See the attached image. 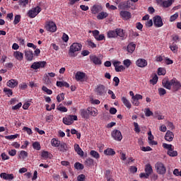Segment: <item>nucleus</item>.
I'll return each instance as SVG.
<instances>
[{
  "mask_svg": "<svg viewBox=\"0 0 181 181\" xmlns=\"http://www.w3.org/2000/svg\"><path fill=\"white\" fill-rule=\"evenodd\" d=\"M81 47H83V45L78 42H74L69 48V56L71 57H76V52H80L81 50Z\"/></svg>",
  "mask_w": 181,
  "mask_h": 181,
  "instance_id": "1",
  "label": "nucleus"
},
{
  "mask_svg": "<svg viewBox=\"0 0 181 181\" xmlns=\"http://www.w3.org/2000/svg\"><path fill=\"white\" fill-rule=\"evenodd\" d=\"M46 30L48 32H51L52 33H54L56 30H57V26L56 23L53 21H47L45 25Z\"/></svg>",
  "mask_w": 181,
  "mask_h": 181,
  "instance_id": "2",
  "label": "nucleus"
},
{
  "mask_svg": "<svg viewBox=\"0 0 181 181\" xmlns=\"http://www.w3.org/2000/svg\"><path fill=\"white\" fill-rule=\"evenodd\" d=\"M42 12V8H40L39 6H37L35 8H33L31 10H29L28 15L29 18H36L39 13Z\"/></svg>",
  "mask_w": 181,
  "mask_h": 181,
  "instance_id": "3",
  "label": "nucleus"
},
{
  "mask_svg": "<svg viewBox=\"0 0 181 181\" xmlns=\"http://www.w3.org/2000/svg\"><path fill=\"white\" fill-rule=\"evenodd\" d=\"M74 121H77V115H69L63 118V122L65 125H71Z\"/></svg>",
  "mask_w": 181,
  "mask_h": 181,
  "instance_id": "4",
  "label": "nucleus"
},
{
  "mask_svg": "<svg viewBox=\"0 0 181 181\" xmlns=\"http://www.w3.org/2000/svg\"><path fill=\"white\" fill-rule=\"evenodd\" d=\"M46 64H47L46 61L34 62L30 66V69H33V70H37V69H44V67L46 66Z\"/></svg>",
  "mask_w": 181,
  "mask_h": 181,
  "instance_id": "5",
  "label": "nucleus"
},
{
  "mask_svg": "<svg viewBox=\"0 0 181 181\" xmlns=\"http://www.w3.org/2000/svg\"><path fill=\"white\" fill-rule=\"evenodd\" d=\"M155 168L157 170V173H159V175H165V173H166V167H165L163 163L158 162L156 164Z\"/></svg>",
  "mask_w": 181,
  "mask_h": 181,
  "instance_id": "6",
  "label": "nucleus"
},
{
  "mask_svg": "<svg viewBox=\"0 0 181 181\" xmlns=\"http://www.w3.org/2000/svg\"><path fill=\"white\" fill-rule=\"evenodd\" d=\"M153 25L156 28H162L163 26V21L160 16H156L153 18Z\"/></svg>",
  "mask_w": 181,
  "mask_h": 181,
  "instance_id": "7",
  "label": "nucleus"
},
{
  "mask_svg": "<svg viewBox=\"0 0 181 181\" xmlns=\"http://www.w3.org/2000/svg\"><path fill=\"white\" fill-rule=\"evenodd\" d=\"M112 136L115 141H122V134L119 130H114L112 132Z\"/></svg>",
  "mask_w": 181,
  "mask_h": 181,
  "instance_id": "8",
  "label": "nucleus"
},
{
  "mask_svg": "<svg viewBox=\"0 0 181 181\" xmlns=\"http://www.w3.org/2000/svg\"><path fill=\"white\" fill-rule=\"evenodd\" d=\"M95 93L97 95H100V97L105 95V86L104 85H99L95 89Z\"/></svg>",
  "mask_w": 181,
  "mask_h": 181,
  "instance_id": "9",
  "label": "nucleus"
},
{
  "mask_svg": "<svg viewBox=\"0 0 181 181\" xmlns=\"http://www.w3.org/2000/svg\"><path fill=\"white\" fill-rule=\"evenodd\" d=\"M171 84H173V91H179L181 90V84L176 78H173L171 80Z\"/></svg>",
  "mask_w": 181,
  "mask_h": 181,
  "instance_id": "10",
  "label": "nucleus"
},
{
  "mask_svg": "<svg viewBox=\"0 0 181 181\" xmlns=\"http://www.w3.org/2000/svg\"><path fill=\"white\" fill-rule=\"evenodd\" d=\"M103 11V6L101 5L95 4L91 8V12L93 15H97V13H100Z\"/></svg>",
  "mask_w": 181,
  "mask_h": 181,
  "instance_id": "11",
  "label": "nucleus"
},
{
  "mask_svg": "<svg viewBox=\"0 0 181 181\" xmlns=\"http://www.w3.org/2000/svg\"><path fill=\"white\" fill-rule=\"evenodd\" d=\"M119 64H121V62H115L113 63L115 70V71H117V73H119V71H124V70H125V67H124V66L119 65Z\"/></svg>",
  "mask_w": 181,
  "mask_h": 181,
  "instance_id": "12",
  "label": "nucleus"
},
{
  "mask_svg": "<svg viewBox=\"0 0 181 181\" xmlns=\"http://www.w3.org/2000/svg\"><path fill=\"white\" fill-rule=\"evenodd\" d=\"M92 33L95 39H96L98 41L104 40V39H105V37L103 35V34L100 35V31L97 30L92 31Z\"/></svg>",
  "mask_w": 181,
  "mask_h": 181,
  "instance_id": "13",
  "label": "nucleus"
},
{
  "mask_svg": "<svg viewBox=\"0 0 181 181\" xmlns=\"http://www.w3.org/2000/svg\"><path fill=\"white\" fill-rule=\"evenodd\" d=\"M119 9H128V8H131V2L129 1H123L119 4L118 5Z\"/></svg>",
  "mask_w": 181,
  "mask_h": 181,
  "instance_id": "14",
  "label": "nucleus"
},
{
  "mask_svg": "<svg viewBox=\"0 0 181 181\" xmlns=\"http://www.w3.org/2000/svg\"><path fill=\"white\" fill-rule=\"evenodd\" d=\"M0 177L4 179V180H13V174H8L6 173H1L0 174Z\"/></svg>",
  "mask_w": 181,
  "mask_h": 181,
  "instance_id": "15",
  "label": "nucleus"
},
{
  "mask_svg": "<svg viewBox=\"0 0 181 181\" xmlns=\"http://www.w3.org/2000/svg\"><path fill=\"white\" fill-rule=\"evenodd\" d=\"M80 112H81V117H82V118L88 119L90 117L89 107H88L87 109H81L80 110Z\"/></svg>",
  "mask_w": 181,
  "mask_h": 181,
  "instance_id": "16",
  "label": "nucleus"
},
{
  "mask_svg": "<svg viewBox=\"0 0 181 181\" xmlns=\"http://www.w3.org/2000/svg\"><path fill=\"white\" fill-rule=\"evenodd\" d=\"M119 15L121 18H122V19H124V21H128V19H131V13H129V11H120Z\"/></svg>",
  "mask_w": 181,
  "mask_h": 181,
  "instance_id": "17",
  "label": "nucleus"
},
{
  "mask_svg": "<svg viewBox=\"0 0 181 181\" xmlns=\"http://www.w3.org/2000/svg\"><path fill=\"white\" fill-rule=\"evenodd\" d=\"M174 138H175V134H173V132H170V130L167 131L165 135V141H168V142H172Z\"/></svg>",
  "mask_w": 181,
  "mask_h": 181,
  "instance_id": "18",
  "label": "nucleus"
},
{
  "mask_svg": "<svg viewBox=\"0 0 181 181\" xmlns=\"http://www.w3.org/2000/svg\"><path fill=\"white\" fill-rule=\"evenodd\" d=\"M136 64L138 67H146L148 66V62L144 59H139L136 62Z\"/></svg>",
  "mask_w": 181,
  "mask_h": 181,
  "instance_id": "19",
  "label": "nucleus"
},
{
  "mask_svg": "<svg viewBox=\"0 0 181 181\" xmlns=\"http://www.w3.org/2000/svg\"><path fill=\"white\" fill-rule=\"evenodd\" d=\"M162 84L163 86L165 87V88H167V90H170L172 88V80L171 81H168L166 79H163L162 81Z\"/></svg>",
  "mask_w": 181,
  "mask_h": 181,
  "instance_id": "20",
  "label": "nucleus"
},
{
  "mask_svg": "<svg viewBox=\"0 0 181 181\" xmlns=\"http://www.w3.org/2000/svg\"><path fill=\"white\" fill-rule=\"evenodd\" d=\"M18 84V81L16 79H11L7 82V86L10 87V88H15Z\"/></svg>",
  "mask_w": 181,
  "mask_h": 181,
  "instance_id": "21",
  "label": "nucleus"
},
{
  "mask_svg": "<svg viewBox=\"0 0 181 181\" xmlns=\"http://www.w3.org/2000/svg\"><path fill=\"white\" fill-rule=\"evenodd\" d=\"M90 60L93 62L94 64H101V59L95 55H90Z\"/></svg>",
  "mask_w": 181,
  "mask_h": 181,
  "instance_id": "22",
  "label": "nucleus"
},
{
  "mask_svg": "<svg viewBox=\"0 0 181 181\" xmlns=\"http://www.w3.org/2000/svg\"><path fill=\"white\" fill-rule=\"evenodd\" d=\"M86 78V74L84 72H76L75 75V78L77 80V81H81L83 78Z\"/></svg>",
  "mask_w": 181,
  "mask_h": 181,
  "instance_id": "23",
  "label": "nucleus"
},
{
  "mask_svg": "<svg viewBox=\"0 0 181 181\" xmlns=\"http://www.w3.org/2000/svg\"><path fill=\"white\" fill-rule=\"evenodd\" d=\"M136 47V45L134 44V42H130L127 47V50L128 53H134L135 51V48Z\"/></svg>",
  "mask_w": 181,
  "mask_h": 181,
  "instance_id": "24",
  "label": "nucleus"
},
{
  "mask_svg": "<svg viewBox=\"0 0 181 181\" xmlns=\"http://www.w3.org/2000/svg\"><path fill=\"white\" fill-rule=\"evenodd\" d=\"M13 56L19 62H22V60H23V53H22L19 51L14 52Z\"/></svg>",
  "mask_w": 181,
  "mask_h": 181,
  "instance_id": "25",
  "label": "nucleus"
},
{
  "mask_svg": "<svg viewBox=\"0 0 181 181\" xmlns=\"http://www.w3.org/2000/svg\"><path fill=\"white\" fill-rule=\"evenodd\" d=\"M25 56L28 62H32L33 60V52L32 51H25Z\"/></svg>",
  "mask_w": 181,
  "mask_h": 181,
  "instance_id": "26",
  "label": "nucleus"
},
{
  "mask_svg": "<svg viewBox=\"0 0 181 181\" xmlns=\"http://www.w3.org/2000/svg\"><path fill=\"white\" fill-rule=\"evenodd\" d=\"M74 150L75 152H76L78 155H79L80 156H84V151H83V150L81 149V148H80V146H78V144L74 145Z\"/></svg>",
  "mask_w": 181,
  "mask_h": 181,
  "instance_id": "27",
  "label": "nucleus"
},
{
  "mask_svg": "<svg viewBox=\"0 0 181 181\" xmlns=\"http://www.w3.org/2000/svg\"><path fill=\"white\" fill-rule=\"evenodd\" d=\"M122 101L124 105H125V107H127V108H128L129 110H130V108L132 107V105H131V103L129 102V100H128V99H127L126 97H122Z\"/></svg>",
  "mask_w": 181,
  "mask_h": 181,
  "instance_id": "28",
  "label": "nucleus"
},
{
  "mask_svg": "<svg viewBox=\"0 0 181 181\" xmlns=\"http://www.w3.org/2000/svg\"><path fill=\"white\" fill-rule=\"evenodd\" d=\"M58 149L60 152H62V153L67 152V149H68L67 144L66 143H61L59 144V147Z\"/></svg>",
  "mask_w": 181,
  "mask_h": 181,
  "instance_id": "29",
  "label": "nucleus"
},
{
  "mask_svg": "<svg viewBox=\"0 0 181 181\" xmlns=\"http://www.w3.org/2000/svg\"><path fill=\"white\" fill-rule=\"evenodd\" d=\"M57 87H66V88H69L70 87V84L66 81H57Z\"/></svg>",
  "mask_w": 181,
  "mask_h": 181,
  "instance_id": "30",
  "label": "nucleus"
},
{
  "mask_svg": "<svg viewBox=\"0 0 181 181\" xmlns=\"http://www.w3.org/2000/svg\"><path fill=\"white\" fill-rule=\"evenodd\" d=\"M175 2V0H167L163 1V8H169L172 6V4Z\"/></svg>",
  "mask_w": 181,
  "mask_h": 181,
  "instance_id": "31",
  "label": "nucleus"
},
{
  "mask_svg": "<svg viewBox=\"0 0 181 181\" xmlns=\"http://www.w3.org/2000/svg\"><path fill=\"white\" fill-rule=\"evenodd\" d=\"M89 115L97 117L98 115V110L94 107H89Z\"/></svg>",
  "mask_w": 181,
  "mask_h": 181,
  "instance_id": "32",
  "label": "nucleus"
},
{
  "mask_svg": "<svg viewBox=\"0 0 181 181\" xmlns=\"http://www.w3.org/2000/svg\"><path fill=\"white\" fill-rule=\"evenodd\" d=\"M105 155L109 156H112L115 155V151L112 148H107L106 150L104 151Z\"/></svg>",
  "mask_w": 181,
  "mask_h": 181,
  "instance_id": "33",
  "label": "nucleus"
},
{
  "mask_svg": "<svg viewBox=\"0 0 181 181\" xmlns=\"http://www.w3.org/2000/svg\"><path fill=\"white\" fill-rule=\"evenodd\" d=\"M108 16V13L107 12H100L99 14L97 16V19L99 21H101L103 19H105Z\"/></svg>",
  "mask_w": 181,
  "mask_h": 181,
  "instance_id": "34",
  "label": "nucleus"
},
{
  "mask_svg": "<svg viewBox=\"0 0 181 181\" xmlns=\"http://www.w3.org/2000/svg\"><path fill=\"white\" fill-rule=\"evenodd\" d=\"M144 170L146 173H148L150 175L152 172H153V170L152 169V165H151V164H146Z\"/></svg>",
  "mask_w": 181,
  "mask_h": 181,
  "instance_id": "35",
  "label": "nucleus"
},
{
  "mask_svg": "<svg viewBox=\"0 0 181 181\" xmlns=\"http://www.w3.org/2000/svg\"><path fill=\"white\" fill-rule=\"evenodd\" d=\"M43 81L44 84H46V86L52 85V81H50V78H49V75L47 74L45 75Z\"/></svg>",
  "mask_w": 181,
  "mask_h": 181,
  "instance_id": "36",
  "label": "nucleus"
},
{
  "mask_svg": "<svg viewBox=\"0 0 181 181\" xmlns=\"http://www.w3.org/2000/svg\"><path fill=\"white\" fill-rule=\"evenodd\" d=\"M28 158V152L21 151L18 154V159H26Z\"/></svg>",
  "mask_w": 181,
  "mask_h": 181,
  "instance_id": "37",
  "label": "nucleus"
},
{
  "mask_svg": "<svg viewBox=\"0 0 181 181\" xmlns=\"http://www.w3.org/2000/svg\"><path fill=\"white\" fill-rule=\"evenodd\" d=\"M107 37L112 38V37H117V31L115 30H110L107 32Z\"/></svg>",
  "mask_w": 181,
  "mask_h": 181,
  "instance_id": "38",
  "label": "nucleus"
},
{
  "mask_svg": "<svg viewBox=\"0 0 181 181\" xmlns=\"http://www.w3.org/2000/svg\"><path fill=\"white\" fill-rule=\"evenodd\" d=\"M85 165L86 166H93V165H94V160H93V158H87L85 160Z\"/></svg>",
  "mask_w": 181,
  "mask_h": 181,
  "instance_id": "39",
  "label": "nucleus"
},
{
  "mask_svg": "<svg viewBox=\"0 0 181 181\" xmlns=\"http://www.w3.org/2000/svg\"><path fill=\"white\" fill-rule=\"evenodd\" d=\"M90 155L93 157V158H95V159H99L100 158V154L98 153V152L94 151V150H92L90 152Z\"/></svg>",
  "mask_w": 181,
  "mask_h": 181,
  "instance_id": "40",
  "label": "nucleus"
},
{
  "mask_svg": "<svg viewBox=\"0 0 181 181\" xmlns=\"http://www.w3.org/2000/svg\"><path fill=\"white\" fill-rule=\"evenodd\" d=\"M170 49L174 53H177V45L175 44V42H173V45L170 46Z\"/></svg>",
  "mask_w": 181,
  "mask_h": 181,
  "instance_id": "41",
  "label": "nucleus"
},
{
  "mask_svg": "<svg viewBox=\"0 0 181 181\" xmlns=\"http://www.w3.org/2000/svg\"><path fill=\"white\" fill-rule=\"evenodd\" d=\"M74 168L77 169V170H83L84 169V165L80 163H76L74 164Z\"/></svg>",
  "mask_w": 181,
  "mask_h": 181,
  "instance_id": "42",
  "label": "nucleus"
},
{
  "mask_svg": "<svg viewBox=\"0 0 181 181\" xmlns=\"http://www.w3.org/2000/svg\"><path fill=\"white\" fill-rule=\"evenodd\" d=\"M117 36H119L120 37H124V30L121 28H117L116 30Z\"/></svg>",
  "mask_w": 181,
  "mask_h": 181,
  "instance_id": "43",
  "label": "nucleus"
},
{
  "mask_svg": "<svg viewBox=\"0 0 181 181\" xmlns=\"http://www.w3.org/2000/svg\"><path fill=\"white\" fill-rule=\"evenodd\" d=\"M163 148H164V149H168V151H170L172 149H173V146H172V144L164 143L163 144Z\"/></svg>",
  "mask_w": 181,
  "mask_h": 181,
  "instance_id": "44",
  "label": "nucleus"
},
{
  "mask_svg": "<svg viewBox=\"0 0 181 181\" xmlns=\"http://www.w3.org/2000/svg\"><path fill=\"white\" fill-rule=\"evenodd\" d=\"M52 146H60V141L53 139L51 141Z\"/></svg>",
  "mask_w": 181,
  "mask_h": 181,
  "instance_id": "45",
  "label": "nucleus"
},
{
  "mask_svg": "<svg viewBox=\"0 0 181 181\" xmlns=\"http://www.w3.org/2000/svg\"><path fill=\"white\" fill-rule=\"evenodd\" d=\"M64 100V93H62L57 96V100L58 103H62Z\"/></svg>",
  "mask_w": 181,
  "mask_h": 181,
  "instance_id": "46",
  "label": "nucleus"
},
{
  "mask_svg": "<svg viewBox=\"0 0 181 181\" xmlns=\"http://www.w3.org/2000/svg\"><path fill=\"white\" fill-rule=\"evenodd\" d=\"M168 155L172 157L177 156V151H173V148L170 151H168Z\"/></svg>",
  "mask_w": 181,
  "mask_h": 181,
  "instance_id": "47",
  "label": "nucleus"
},
{
  "mask_svg": "<svg viewBox=\"0 0 181 181\" xmlns=\"http://www.w3.org/2000/svg\"><path fill=\"white\" fill-rule=\"evenodd\" d=\"M144 112L146 117H151V115H153V112L151 111V109L149 108H146Z\"/></svg>",
  "mask_w": 181,
  "mask_h": 181,
  "instance_id": "48",
  "label": "nucleus"
},
{
  "mask_svg": "<svg viewBox=\"0 0 181 181\" xmlns=\"http://www.w3.org/2000/svg\"><path fill=\"white\" fill-rule=\"evenodd\" d=\"M33 148L36 149V151H40V144L39 142L35 141L33 144Z\"/></svg>",
  "mask_w": 181,
  "mask_h": 181,
  "instance_id": "49",
  "label": "nucleus"
},
{
  "mask_svg": "<svg viewBox=\"0 0 181 181\" xmlns=\"http://www.w3.org/2000/svg\"><path fill=\"white\" fill-rule=\"evenodd\" d=\"M151 84H153V86H155L156 83H158V75H155L152 79L150 80Z\"/></svg>",
  "mask_w": 181,
  "mask_h": 181,
  "instance_id": "50",
  "label": "nucleus"
},
{
  "mask_svg": "<svg viewBox=\"0 0 181 181\" xmlns=\"http://www.w3.org/2000/svg\"><path fill=\"white\" fill-rule=\"evenodd\" d=\"M42 91H45V93H46L47 94H49V95L53 94V91H52V90L47 88V87H46V86H42Z\"/></svg>",
  "mask_w": 181,
  "mask_h": 181,
  "instance_id": "51",
  "label": "nucleus"
},
{
  "mask_svg": "<svg viewBox=\"0 0 181 181\" xmlns=\"http://www.w3.org/2000/svg\"><path fill=\"white\" fill-rule=\"evenodd\" d=\"M177 18H179V13H175V14L170 16V22H175V20L177 19Z\"/></svg>",
  "mask_w": 181,
  "mask_h": 181,
  "instance_id": "52",
  "label": "nucleus"
},
{
  "mask_svg": "<svg viewBox=\"0 0 181 181\" xmlns=\"http://www.w3.org/2000/svg\"><path fill=\"white\" fill-rule=\"evenodd\" d=\"M29 4V0H20L18 4L22 6H26Z\"/></svg>",
  "mask_w": 181,
  "mask_h": 181,
  "instance_id": "53",
  "label": "nucleus"
},
{
  "mask_svg": "<svg viewBox=\"0 0 181 181\" xmlns=\"http://www.w3.org/2000/svg\"><path fill=\"white\" fill-rule=\"evenodd\" d=\"M21 22V15H16L14 18L13 23L14 25H18Z\"/></svg>",
  "mask_w": 181,
  "mask_h": 181,
  "instance_id": "54",
  "label": "nucleus"
},
{
  "mask_svg": "<svg viewBox=\"0 0 181 181\" xmlns=\"http://www.w3.org/2000/svg\"><path fill=\"white\" fill-rule=\"evenodd\" d=\"M4 93L8 96L10 97V95H12L13 93H12V90L8 88H4Z\"/></svg>",
  "mask_w": 181,
  "mask_h": 181,
  "instance_id": "55",
  "label": "nucleus"
},
{
  "mask_svg": "<svg viewBox=\"0 0 181 181\" xmlns=\"http://www.w3.org/2000/svg\"><path fill=\"white\" fill-rule=\"evenodd\" d=\"M158 76H165V74H166V72L165 71V69H163V68H158Z\"/></svg>",
  "mask_w": 181,
  "mask_h": 181,
  "instance_id": "56",
  "label": "nucleus"
},
{
  "mask_svg": "<svg viewBox=\"0 0 181 181\" xmlns=\"http://www.w3.org/2000/svg\"><path fill=\"white\" fill-rule=\"evenodd\" d=\"M158 94L159 95H165V94H166V90H165V88H158Z\"/></svg>",
  "mask_w": 181,
  "mask_h": 181,
  "instance_id": "57",
  "label": "nucleus"
},
{
  "mask_svg": "<svg viewBox=\"0 0 181 181\" xmlns=\"http://www.w3.org/2000/svg\"><path fill=\"white\" fill-rule=\"evenodd\" d=\"M134 131L138 133L141 132V129L139 128V125L136 122H134Z\"/></svg>",
  "mask_w": 181,
  "mask_h": 181,
  "instance_id": "58",
  "label": "nucleus"
},
{
  "mask_svg": "<svg viewBox=\"0 0 181 181\" xmlns=\"http://www.w3.org/2000/svg\"><path fill=\"white\" fill-rule=\"evenodd\" d=\"M78 181H86V175L84 174H81L77 177Z\"/></svg>",
  "mask_w": 181,
  "mask_h": 181,
  "instance_id": "59",
  "label": "nucleus"
},
{
  "mask_svg": "<svg viewBox=\"0 0 181 181\" xmlns=\"http://www.w3.org/2000/svg\"><path fill=\"white\" fill-rule=\"evenodd\" d=\"M42 158H43L44 159H47V158H49V152L47 151H42V154H41Z\"/></svg>",
  "mask_w": 181,
  "mask_h": 181,
  "instance_id": "60",
  "label": "nucleus"
},
{
  "mask_svg": "<svg viewBox=\"0 0 181 181\" xmlns=\"http://www.w3.org/2000/svg\"><path fill=\"white\" fill-rule=\"evenodd\" d=\"M167 127L169 128V129H175V125H173V123L172 122H167Z\"/></svg>",
  "mask_w": 181,
  "mask_h": 181,
  "instance_id": "61",
  "label": "nucleus"
},
{
  "mask_svg": "<svg viewBox=\"0 0 181 181\" xmlns=\"http://www.w3.org/2000/svg\"><path fill=\"white\" fill-rule=\"evenodd\" d=\"M129 170L131 173H136V172H138V168L135 166H131Z\"/></svg>",
  "mask_w": 181,
  "mask_h": 181,
  "instance_id": "62",
  "label": "nucleus"
},
{
  "mask_svg": "<svg viewBox=\"0 0 181 181\" xmlns=\"http://www.w3.org/2000/svg\"><path fill=\"white\" fill-rule=\"evenodd\" d=\"M132 100V103L134 105H135L136 107H138V105H139V100H138V99L133 98V99Z\"/></svg>",
  "mask_w": 181,
  "mask_h": 181,
  "instance_id": "63",
  "label": "nucleus"
},
{
  "mask_svg": "<svg viewBox=\"0 0 181 181\" xmlns=\"http://www.w3.org/2000/svg\"><path fill=\"white\" fill-rule=\"evenodd\" d=\"M123 64L124 66H126V67H129V66H131L132 64V62H131V60L126 59L123 62Z\"/></svg>",
  "mask_w": 181,
  "mask_h": 181,
  "instance_id": "64",
  "label": "nucleus"
}]
</instances>
